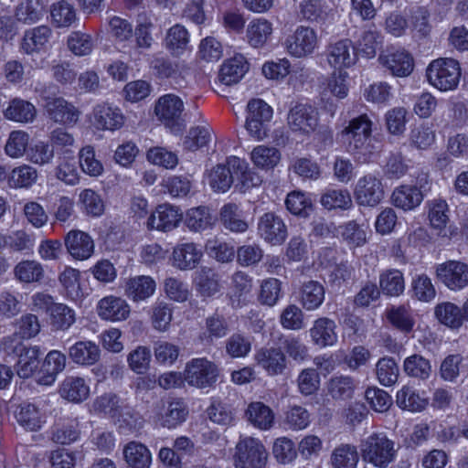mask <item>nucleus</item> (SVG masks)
Instances as JSON below:
<instances>
[{
    "mask_svg": "<svg viewBox=\"0 0 468 468\" xmlns=\"http://www.w3.org/2000/svg\"><path fill=\"white\" fill-rule=\"evenodd\" d=\"M79 162L81 170L90 176H99L103 173V165L96 158L95 150L90 145H86L80 150Z\"/></svg>",
    "mask_w": 468,
    "mask_h": 468,
    "instance_id": "6e6d98bb",
    "label": "nucleus"
},
{
    "mask_svg": "<svg viewBox=\"0 0 468 468\" xmlns=\"http://www.w3.org/2000/svg\"><path fill=\"white\" fill-rule=\"evenodd\" d=\"M188 415V410L180 399H173L164 406L163 412L158 415L157 421L162 427L174 429L183 423Z\"/></svg>",
    "mask_w": 468,
    "mask_h": 468,
    "instance_id": "cd10ccee",
    "label": "nucleus"
},
{
    "mask_svg": "<svg viewBox=\"0 0 468 468\" xmlns=\"http://www.w3.org/2000/svg\"><path fill=\"white\" fill-rule=\"evenodd\" d=\"M268 451L263 442L254 437H240L233 456L235 468H265Z\"/></svg>",
    "mask_w": 468,
    "mask_h": 468,
    "instance_id": "39448f33",
    "label": "nucleus"
},
{
    "mask_svg": "<svg viewBox=\"0 0 468 468\" xmlns=\"http://www.w3.org/2000/svg\"><path fill=\"white\" fill-rule=\"evenodd\" d=\"M52 36V30L48 26H38L25 31L21 49L27 55L39 52L43 49Z\"/></svg>",
    "mask_w": 468,
    "mask_h": 468,
    "instance_id": "b1692460",
    "label": "nucleus"
},
{
    "mask_svg": "<svg viewBox=\"0 0 468 468\" xmlns=\"http://www.w3.org/2000/svg\"><path fill=\"white\" fill-rule=\"evenodd\" d=\"M68 252L79 261L89 259L94 252V241L91 237L81 230H70L65 237Z\"/></svg>",
    "mask_w": 468,
    "mask_h": 468,
    "instance_id": "6ab92c4d",
    "label": "nucleus"
},
{
    "mask_svg": "<svg viewBox=\"0 0 468 468\" xmlns=\"http://www.w3.org/2000/svg\"><path fill=\"white\" fill-rule=\"evenodd\" d=\"M379 64L395 77H407L414 68L413 58L405 49L388 48L378 58Z\"/></svg>",
    "mask_w": 468,
    "mask_h": 468,
    "instance_id": "9b49d317",
    "label": "nucleus"
},
{
    "mask_svg": "<svg viewBox=\"0 0 468 468\" xmlns=\"http://www.w3.org/2000/svg\"><path fill=\"white\" fill-rule=\"evenodd\" d=\"M258 233L266 242L271 245H279L287 237V228L279 216L268 212L259 219Z\"/></svg>",
    "mask_w": 468,
    "mask_h": 468,
    "instance_id": "4468645a",
    "label": "nucleus"
},
{
    "mask_svg": "<svg viewBox=\"0 0 468 468\" xmlns=\"http://www.w3.org/2000/svg\"><path fill=\"white\" fill-rule=\"evenodd\" d=\"M50 324L58 331L68 330L76 321L75 311L64 303H56L50 309Z\"/></svg>",
    "mask_w": 468,
    "mask_h": 468,
    "instance_id": "09e8293b",
    "label": "nucleus"
},
{
    "mask_svg": "<svg viewBox=\"0 0 468 468\" xmlns=\"http://www.w3.org/2000/svg\"><path fill=\"white\" fill-rule=\"evenodd\" d=\"M372 125L370 117L364 113L352 118L340 133L346 152L359 164L373 162L381 152L379 143L372 137Z\"/></svg>",
    "mask_w": 468,
    "mask_h": 468,
    "instance_id": "f257e3e1",
    "label": "nucleus"
},
{
    "mask_svg": "<svg viewBox=\"0 0 468 468\" xmlns=\"http://www.w3.org/2000/svg\"><path fill=\"white\" fill-rule=\"evenodd\" d=\"M184 111V102L176 95L165 94L157 101L154 112L165 126L174 127L178 123Z\"/></svg>",
    "mask_w": 468,
    "mask_h": 468,
    "instance_id": "2eb2a0df",
    "label": "nucleus"
},
{
    "mask_svg": "<svg viewBox=\"0 0 468 468\" xmlns=\"http://www.w3.org/2000/svg\"><path fill=\"white\" fill-rule=\"evenodd\" d=\"M461 74L459 62L450 58H441L432 60L426 70L431 85L441 91L456 89Z\"/></svg>",
    "mask_w": 468,
    "mask_h": 468,
    "instance_id": "20e7f679",
    "label": "nucleus"
},
{
    "mask_svg": "<svg viewBox=\"0 0 468 468\" xmlns=\"http://www.w3.org/2000/svg\"><path fill=\"white\" fill-rule=\"evenodd\" d=\"M436 278L451 291H461L468 285V264L449 260L440 263L435 270Z\"/></svg>",
    "mask_w": 468,
    "mask_h": 468,
    "instance_id": "6e6552de",
    "label": "nucleus"
},
{
    "mask_svg": "<svg viewBox=\"0 0 468 468\" xmlns=\"http://www.w3.org/2000/svg\"><path fill=\"white\" fill-rule=\"evenodd\" d=\"M360 451L365 462L378 468L388 467L397 452L394 441L383 433H373L363 440Z\"/></svg>",
    "mask_w": 468,
    "mask_h": 468,
    "instance_id": "7ed1b4c3",
    "label": "nucleus"
},
{
    "mask_svg": "<svg viewBox=\"0 0 468 468\" xmlns=\"http://www.w3.org/2000/svg\"><path fill=\"white\" fill-rule=\"evenodd\" d=\"M55 158L54 147L48 142L39 141L29 146L27 159L34 165H48Z\"/></svg>",
    "mask_w": 468,
    "mask_h": 468,
    "instance_id": "8fccbe9b",
    "label": "nucleus"
},
{
    "mask_svg": "<svg viewBox=\"0 0 468 468\" xmlns=\"http://www.w3.org/2000/svg\"><path fill=\"white\" fill-rule=\"evenodd\" d=\"M15 18L24 25H32L39 21L43 10L39 0H23L15 9Z\"/></svg>",
    "mask_w": 468,
    "mask_h": 468,
    "instance_id": "c03bdc74",
    "label": "nucleus"
},
{
    "mask_svg": "<svg viewBox=\"0 0 468 468\" xmlns=\"http://www.w3.org/2000/svg\"><path fill=\"white\" fill-rule=\"evenodd\" d=\"M358 452L351 444H341L332 452L331 463L335 468H356Z\"/></svg>",
    "mask_w": 468,
    "mask_h": 468,
    "instance_id": "de8ad7c7",
    "label": "nucleus"
},
{
    "mask_svg": "<svg viewBox=\"0 0 468 468\" xmlns=\"http://www.w3.org/2000/svg\"><path fill=\"white\" fill-rule=\"evenodd\" d=\"M66 367V356L58 350H52L48 353L37 382L41 385H51L55 382L58 373L62 372Z\"/></svg>",
    "mask_w": 468,
    "mask_h": 468,
    "instance_id": "393cba45",
    "label": "nucleus"
},
{
    "mask_svg": "<svg viewBox=\"0 0 468 468\" xmlns=\"http://www.w3.org/2000/svg\"><path fill=\"white\" fill-rule=\"evenodd\" d=\"M379 286L382 292L390 296L403 292L405 284L402 273L398 270H389L380 275Z\"/></svg>",
    "mask_w": 468,
    "mask_h": 468,
    "instance_id": "5fc2aeb1",
    "label": "nucleus"
},
{
    "mask_svg": "<svg viewBox=\"0 0 468 468\" xmlns=\"http://www.w3.org/2000/svg\"><path fill=\"white\" fill-rule=\"evenodd\" d=\"M97 312L103 320L123 321L130 314V306L121 297L106 296L98 303Z\"/></svg>",
    "mask_w": 468,
    "mask_h": 468,
    "instance_id": "412c9836",
    "label": "nucleus"
},
{
    "mask_svg": "<svg viewBox=\"0 0 468 468\" xmlns=\"http://www.w3.org/2000/svg\"><path fill=\"white\" fill-rule=\"evenodd\" d=\"M356 388V382L349 376H335L327 383L328 394L335 400L351 399Z\"/></svg>",
    "mask_w": 468,
    "mask_h": 468,
    "instance_id": "37998d69",
    "label": "nucleus"
},
{
    "mask_svg": "<svg viewBox=\"0 0 468 468\" xmlns=\"http://www.w3.org/2000/svg\"><path fill=\"white\" fill-rule=\"evenodd\" d=\"M92 123L98 130L114 131L123 125V115L116 107L99 104L93 109Z\"/></svg>",
    "mask_w": 468,
    "mask_h": 468,
    "instance_id": "aec40b11",
    "label": "nucleus"
},
{
    "mask_svg": "<svg viewBox=\"0 0 468 468\" xmlns=\"http://www.w3.org/2000/svg\"><path fill=\"white\" fill-rule=\"evenodd\" d=\"M185 222L191 231L202 232L212 228L214 218L207 207L200 206L187 210Z\"/></svg>",
    "mask_w": 468,
    "mask_h": 468,
    "instance_id": "4c0bfd02",
    "label": "nucleus"
},
{
    "mask_svg": "<svg viewBox=\"0 0 468 468\" xmlns=\"http://www.w3.org/2000/svg\"><path fill=\"white\" fill-rule=\"evenodd\" d=\"M69 358L78 365L92 366L101 357V349L92 341H79L69 349Z\"/></svg>",
    "mask_w": 468,
    "mask_h": 468,
    "instance_id": "a878e982",
    "label": "nucleus"
},
{
    "mask_svg": "<svg viewBox=\"0 0 468 468\" xmlns=\"http://www.w3.org/2000/svg\"><path fill=\"white\" fill-rule=\"evenodd\" d=\"M319 46L316 31L310 27L299 26L285 40L287 52L295 58H305Z\"/></svg>",
    "mask_w": 468,
    "mask_h": 468,
    "instance_id": "0eeeda50",
    "label": "nucleus"
},
{
    "mask_svg": "<svg viewBox=\"0 0 468 468\" xmlns=\"http://www.w3.org/2000/svg\"><path fill=\"white\" fill-rule=\"evenodd\" d=\"M403 367L408 376L420 379H427L431 372L430 361L420 355L407 357Z\"/></svg>",
    "mask_w": 468,
    "mask_h": 468,
    "instance_id": "680f3d73",
    "label": "nucleus"
},
{
    "mask_svg": "<svg viewBox=\"0 0 468 468\" xmlns=\"http://www.w3.org/2000/svg\"><path fill=\"white\" fill-rule=\"evenodd\" d=\"M189 42V34L185 27L176 24L167 32L165 37L166 48L175 54L182 53Z\"/></svg>",
    "mask_w": 468,
    "mask_h": 468,
    "instance_id": "4d7b16f0",
    "label": "nucleus"
},
{
    "mask_svg": "<svg viewBox=\"0 0 468 468\" xmlns=\"http://www.w3.org/2000/svg\"><path fill=\"white\" fill-rule=\"evenodd\" d=\"M254 359L270 376L282 374L287 365L285 354L278 347H261L256 351Z\"/></svg>",
    "mask_w": 468,
    "mask_h": 468,
    "instance_id": "f3484780",
    "label": "nucleus"
},
{
    "mask_svg": "<svg viewBox=\"0 0 468 468\" xmlns=\"http://www.w3.org/2000/svg\"><path fill=\"white\" fill-rule=\"evenodd\" d=\"M125 462L131 468H149L152 455L148 448L137 441H130L123 448Z\"/></svg>",
    "mask_w": 468,
    "mask_h": 468,
    "instance_id": "f704fd0d",
    "label": "nucleus"
},
{
    "mask_svg": "<svg viewBox=\"0 0 468 468\" xmlns=\"http://www.w3.org/2000/svg\"><path fill=\"white\" fill-rule=\"evenodd\" d=\"M324 286L316 281L304 282L300 292V302L307 311L316 310L324 300Z\"/></svg>",
    "mask_w": 468,
    "mask_h": 468,
    "instance_id": "e433bc0d",
    "label": "nucleus"
},
{
    "mask_svg": "<svg viewBox=\"0 0 468 468\" xmlns=\"http://www.w3.org/2000/svg\"><path fill=\"white\" fill-rule=\"evenodd\" d=\"M397 405L410 411H420L425 409L427 401L420 397L414 389L409 387H403L397 393Z\"/></svg>",
    "mask_w": 468,
    "mask_h": 468,
    "instance_id": "e2e57ef3",
    "label": "nucleus"
},
{
    "mask_svg": "<svg viewBox=\"0 0 468 468\" xmlns=\"http://www.w3.org/2000/svg\"><path fill=\"white\" fill-rule=\"evenodd\" d=\"M382 44V36L376 29L365 30L356 41V52L368 58H374L378 47Z\"/></svg>",
    "mask_w": 468,
    "mask_h": 468,
    "instance_id": "3c124183",
    "label": "nucleus"
},
{
    "mask_svg": "<svg viewBox=\"0 0 468 468\" xmlns=\"http://www.w3.org/2000/svg\"><path fill=\"white\" fill-rule=\"evenodd\" d=\"M424 194L417 186H400L397 187L391 196L392 203L404 210L417 207L423 200Z\"/></svg>",
    "mask_w": 468,
    "mask_h": 468,
    "instance_id": "7c9ffc66",
    "label": "nucleus"
},
{
    "mask_svg": "<svg viewBox=\"0 0 468 468\" xmlns=\"http://www.w3.org/2000/svg\"><path fill=\"white\" fill-rule=\"evenodd\" d=\"M343 239L353 248L361 247L367 242V227L356 220L348 221L339 227Z\"/></svg>",
    "mask_w": 468,
    "mask_h": 468,
    "instance_id": "49530a36",
    "label": "nucleus"
},
{
    "mask_svg": "<svg viewBox=\"0 0 468 468\" xmlns=\"http://www.w3.org/2000/svg\"><path fill=\"white\" fill-rule=\"evenodd\" d=\"M318 123L317 110L308 104H296L290 109L287 115V124L290 130L302 135H309L314 133Z\"/></svg>",
    "mask_w": 468,
    "mask_h": 468,
    "instance_id": "9d476101",
    "label": "nucleus"
},
{
    "mask_svg": "<svg viewBox=\"0 0 468 468\" xmlns=\"http://www.w3.org/2000/svg\"><path fill=\"white\" fill-rule=\"evenodd\" d=\"M173 319V308L170 303L160 301L152 307L151 321L153 327L159 332H166Z\"/></svg>",
    "mask_w": 468,
    "mask_h": 468,
    "instance_id": "864d4df0",
    "label": "nucleus"
},
{
    "mask_svg": "<svg viewBox=\"0 0 468 468\" xmlns=\"http://www.w3.org/2000/svg\"><path fill=\"white\" fill-rule=\"evenodd\" d=\"M37 178V172L30 165H23L12 170L8 184L12 187H29Z\"/></svg>",
    "mask_w": 468,
    "mask_h": 468,
    "instance_id": "338daca9",
    "label": "nucleus"
},
{
    "mask_svg": "<svg viewBox=\"0 0 468 468\" xmlns=\"http://www.w3.org/2000/svg\"><path fill=\"white\" fill-rule=\"evenodd\" d=\"M80 280V271L71 267H66L58 276V281L66 291L68 297L72 300H77L82 295Z\"/></svg>",
    "mask_w": 468,
    "mask_h": 468,
    "instance_id": "13d9d810",
    "label": "nucleus"
},
{
    "mask_svg": "<svg viewBox=\"0 0 468 468\" xmlns=\"http://www.w3.org/2000/svg\"><path fill=\"white\" fill-rule=\"evenodd\" d=\"M219 220L223 227L231 232L243 233L249 229L242 211L235 203H227L220 208Z\"/></svg>",
    "mask_w": 468,
    "mask_h": 468,
    "instance_id": "c85d7f7f",
    "label": "nucleus"
},
{
    "mask_svg": "<svg viewBox=\"0 0 468 468\" xmlns=\"http://www.w3.org/2000/svg\"><path fill=\"white\" fill-rule=\"evenodd\" d=\"M152 354L147 346H139L127 356V363L132 371L144 374L150 368Z\"/></svg>",
    "mask_w": 468,
    "mask_h": 468,
    "instance_id": "bf43d9fd",
    "label": "nucleus"
},
{
    "mask_svg": "<svg viewBox=\"0 0 468 468\" xmlns=\"http://www.w3.org/2000/svg\"><path fill=\"white\" fill-rule=\"evenodd\" d=\"M59 393L63 399L80 403L90 396V387L82 378L67 377L60 386Z\"/></svg>",
    "mask_w": 468,
    "mask_h": 468,
    "instance_id": "c756f323",
    "label": "nucleus"
},
{
    "mask_svg": "<svg viewBox=\"0 0 468 468\" xmlns=\"http://www.w3.org/2000/svg\"><path fill=\"white\" fill-rule=\"evenodd\" d=\"M44 269L40 262L34 260H25L14 268L15 278L20 282H38L44 278Z\"/></svg>",
    "mask_w": 468,
    "mask_h": 468,
    "instance_id": "ea45409f",
    "label": "nucleus"
},
{
    "mask_svg": "<svg viewBox=\"0 0 468 468\" xmlns=\"http://www.w3.org/2000/svg\"><path fill=\"white\" fill-rule=\"evenodd\" d=\"M202 250L192 242L178 244L173 250V264L179 270H193L202 258Z\"/></svg>",
    "mask_w": 468,
    "mask_h": 468,
    "instance_id": "5701e85b",
    "label": "nucleus"
},
{
    "mask_svg": "<svg viewBox=\"0 0 468 468\" xmlns=\"http://www.w3.org/2000/svg\"><path fill=\"white\" fill-rule=\"evenodd\" d=\"M378 381L384 386H391L398 380L399 367L392 357H382L376 365Z\"/></svg>",
    "mask_w": 468,
    "mask_h": 468,
    "instance_id": "0e129e2a",
    "label": "nucleus"
},
{
    "mask_svg": "<svg viewBox=\"0 0 468 468\" xmlns=\"http://www.w3.org/2000/svg\"><path fill=\"white\" fill-rule=\"evenodd\" d=\"M212 138V131L209 125L196 126L189 130L184 145L190 151H196L208 144Z\"/></svg>",
    "mask_w": 468,
    "mask_h": 468,
    "instance_id": "69168bd1",
    "label": "nucleus"
},
{
    "mask_svg": "<svg viewBox=\"0 0 468 468\" xmlns=\"http://www.w3.org/2000/svg\"><path fill=\"white\" fill-rule=\"evenodd\" d=\"M326 58L332 68L343 70L356 63L357 52L350 39H341L327 47Z\"/></svg>",
    "mask_w": 468,
    "mask_h": 468,
    "instance_id": "ddd939ff",
    "label": "nucleus"
},
{
    "mask_svg": "<svg viewBox=\"0 0 468 468\" xmlns=\"http://www.w3.org/2000/svg\"><path fill=\"white\" fill-rule=\"evenodd\" d=\"M155 281L146 275L130 278L124 286L125 295L133 302H141L150 298L155 292Z\"/></svg>",
    "mask_w": 468,
    "mask_h": 468,
    "instance_id": "4be33fe9",
    "label": "nucleus"
},
{
    "mask_svg": "<svg viewBox=\"0 0 468 468\" xmlns=\"http://www.w3.org/2000/svg\"><path fill=\"white\" fill-rule=\"evenodd\" d=\"M36 114V108L31 102L18 98L12 100L5 111V116L8 120L18 122H32Z\"/></svg>",
    "mask_w": 468,
    "mask_h": 468,
    "instance_id": "79ce46f5",
    "label": "nucleus"
},
{
    "mask_svg": "<svg viewBox=\"0 0 468 468\" xmlns=\"http://www.w3.org/2000/svg\"><path fill=\"white\" fill-rule=\"evenodd\" d=\"M335 321L322 317L314 321L310 329V336L313 342L322 347L333 346L337 342Z\"/></svg>",
    "mask_w": 468,
    "mask_h": 468,
    "instance_id": "bb28decb",
    "label": "nucleus"
},
{
    "mask_svg": "<svg viewBox=\"0 0 468 468\" xmlns=\"http://www.w3.org/2000/svg\"><path fill=\"white\" fill-rule=\"evenodd\" d=\"M384 187L381 180L372 174L366 175L358 179L355 197L361 206L375 207L384 197Z\"/></svg>",
    "mask_w": 468,
    "mask_h": 468,
    "instance_id": "f8f14e48",
    "label": "nucleus"
},
{
    "mask_svg": "<svg viewBox=\"0 0 468 468\" xmlns=\"http://www.w3.org/2000/svg\"><path fill=\"white\" fill-rule=\"evenodd\" d=\"M248 70V62L241 55L235 56L224 62L219 71V80L226 85L239 82Z\"/></svg>",
    "mask_w": 468,
    "mask_h": 468,
    "instance_id": "2f4dec72",
    "label": "nucleus"
},
{
    "mask_svg": "<svg viewBox=\"0 0 468 468\" xmlns=\"http://www.w3.org/2000/svg\"><path fill=\"white\" fill-rule=\"evenodd\" d=\"M45 108L51 120L67 125H74L80 114L72 103L61 97L48 99Z\"/></svg>",
    "mask_w": 468,
    "mask_h": 468,
    "instance_id": "dca6fc26",
    "label": "nucleus"
},
{
    "mask_svg": "<svg viewBox=\"0 0 468 468\" xmlns=\"http://www.w3.org/2000/svg\"><path fill=\"white\" fill-rule=\"evenodd\" d=\"M235 181L246 188L255 185L247 163L236 156L228 158L226 165H217L208 174V184L215 192H227Z\"/></svg>",
    "mask_w": 468,
    "mask_h": 468,
    "instance_id": "f03ea898",
    "label": "nucleus"
},
{
    "mask_svg": "<svg viewBox=\"0 0 468 468\" xmlns=\"http://www.w3.org/2000/svg\"><path fill=\"white\" fill-rule=\"evenodd\" d=\"M194 283L197 292L204 298L212 297L220 290L218 275L207 267L196 271Z\"/></svg>",
    "mask_w": 468,
    "mask_h": 468,
    "instance_id": "473e14b6",
    "label": "nucleus"
},
{
    "mask_svg": "<svg viewBox=\"0 0 468 468\" xmlns=\"http://www.w3.org/2000/svg\"><path fill=\"white\" fill-rule=\"evenodd\" d=\"M218 368L206 358H194L186 365L184 379L188 385L204 388L217 381Z\"/></svg>",
    "mask_w": 468,
    "mask_h": 468,
    "instance_id": "1a4fd4ad",
    "label": "nucleus"
},
{
    "mask_svg": "<svg viewBox=\"0 0 468 468\" xmlns=\"http://www.w3.org/2000/svg\"><path fill=\"white\" fill-rule=\"evenodd\" d=\"M50 16L57 27H69L78 19L74 5L66 0L54 3L50 7Z\"/></svg>",
    "mask_w": 468,
    "mask_h": 468,
    "instance_id": "a19ab883",
    "label": "nucleus"
},
{
    "mask_svg": "<svg viewBox=\"0 0 468 468\" xmlns=\"http://www.w3.org/2000/svg\"><path fill=\"white\" fill-rule=\"evenodd\" d=\"M272 33V25L265 18L251 20L246 29L248 43L253 48L263 47Z\"/></svg>",
    "mask_w": 468,
    "mask_h": 468,
    "instance_id": "72a5a7b5",
    "label": "nucleus"
},
{
    "mask_svg": "<svg viewBox=\"0 0 468 468\" xmlns=\"http://www.w3.org/2000/svg\"><path fill=\"white\" fill-rule=\"evenodd\" d=\"M1 348L7 355L17 356L16 372L22 378H28L39 366L40 350L37 346H27L20 343L16 335L3 339Z\"/></svg>",
    "mask_w": 468,
    "mask_h": 468,
    "instance_id": "423d86ee",
    "label": "nucleus"
},
{
    "mask_svg": "<svg viewBox=\"0 0 468 468\" xmlns=\"http://www.w3.org/2000/svg\"><path fill=\"white\" fill-rule=\"evenodd\" d=\"M435 316L439 322L452 329H458L462 326L464 315L463 311L454 303L444 302L435 307Z\"/></svg>",
    "mask_w": 468,
    "mask_h": 468,
    "instance_id": "58836bf2",
    "label": "nucleus"
},
{
    "mask_svg": "<svg viewBox=\"0 0 468 468\" xmlns=\"http://www.w3.org/2000/svg\"><path fill=\"white\" fill-rule=\"evenodd\" d=\"M182 218L179 209L167 205H160L147 219V228L160 231H170L177 227Z\"/></svg>",
    "mask_w": 468,
    "mask_h": 468,
    "instance_id": "a211bd4d",
    "label": "nucleus"
},
{
    "mask_svg": "<svg viewBox=\"0 0 468 468\" xmlns=\"http://www.w3.org/2000/svg\"><path fill=\"white\" fill-rule=\"evenodd\" d=\"M250 424L260 430H269L274 422V414L270 407L262 402H251L246 410Z\"/></svg>",
    "mask_w": 468,
    "mask_h": 468,
    "instance_id": "c9c22d12",
    "label": "nucleus"
},
{
    "mask_svg": "<svg viewBox=\"0 0 468 468\" xmlns=\"http://www.w3.org/2000/svg\"><path fill=\"white\" fill-rule=\"evenodd\" d=\"M164 291L169 300L176 303L187 301L191 294L188 284L176 277H167L165 279Z\"/></svg>",
    "mask_w": 468,
    "mask_h": 468,
    "instance_id": "052dcab7",
    "label": "nucleus"
},
{
    "mask_svg": "<svg viewBox=\"0 0 468 468\" xmlns=\"http://www.w3.org/2000/svg\"><path fill=\"white\" fill-rule=\"evenodd\" d=\"M253 164L260 168H273L280 161L281 154L275 147L259 145L250 154Z\"/></svg>",
    "mask_w": 468,
    "mask_h": 468,
    "instance_id": "603ef678",
    "label": "nucleus"
},
{
    "mask_svg": "<svg viewBox=\"0 0 468 468\" xmlns=\"http://www.w3.org/2000/svg\"><path fill=\"white\" fill-rule=\"evenodd\" d=\"M18 423L28 431H37L45 422L44 415L30 403L22 404L16 413Z\"/></svg>",
    "mask_w": 468,
    "mask_h": 468,
    "instance_id": "a18cd8bd",
    "label": "nucleus"
},
{
    "mask_svg": "<svg viewBox=\"0 0 468 468\" xmlns=\"http://www.w3.org/2000/svg\"><path fill=\"white\" fill-rule=\"evenodd\" d=\"M387 318L393 326L402 332L411 331L414 325L411 313L405 306H392L387 311Z\"/></svg>",
    "mask_w": 468,
    "mask_h": 468,
    "instance_id": "774afa93",
    "label": "nucleus"
}]
</instances>
